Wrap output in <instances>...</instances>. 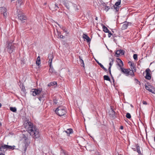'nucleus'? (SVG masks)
Returning a JSON list of instances; mask_svg holds the SVG:
<instances>
[{"label": "nucleus", "instance_id": "nucleus-17", "mask_svg": "<svg viewBox=\"0 0 155 155\" xmlns=\"http://www.w3.org/2000/svg\"><path fill=\"white\" fill-rule=\"evenodd\" d=\"M49 65L50 68L49 69V71L51 73H55L54 70V69L52 66L51 65V64H49Z\"/></svg>", "mask_w": 155, "mask_h": 155}, {"label": "nucleus", "instance_id": "nucleus-63", "mask_svg": "<svg viewBox=\"0 0 155 155\" xmlns=\"http://www.w3.org/2000/svg\"><path fill=\"white\" fill-rule=\"evenodd\" d=\"M95 20H97V17H96L95 18Z\"/></svg>", "mask_w": 155, "mask_h": 155}, {"label": "nucleus", "instance_id": "nucleus-35", "mask_svg": "<svg viewBox=\"0 0 155 155\" xmlns=\"http://www.w3.org/2000/svg\"><path fill=\"white\" fill-rule=\"evenodd\" d=\"M18 2L17 4V5L18 4L19 6H21L22 4V2L21 0H19V1L18 0Z\"/></svg>", "mask_w": 155, "mask_h": 155}, {"label": "nucleus", "instance_id": "nucleus-38", "mask_svg": "<svg viewBox=\"0 0 155 155\" xmlns=\"http://www.w3.org/2000/svg\"><path fill=\"white\" fill-rule=\"evenodd\" d=\"M41 63V60H37L36 61V64L39 66Z\"/></svg>", "mask_w": 155, "mask_h": 155}, {"label": "nucleus", "instance_id": "nucleus-45", "mask_svg": "<svg viewBox=\"0 0 155 155\" xmlns=\"http://www.w3.org/2000/svg\"><path fill=\"white\" fill-rule=\"evenodd\" d=\"M149 71H150V70L149 68L147 69L145 71V72H146V73H149Z\"/></svg>", "mask_w": 155, "mask_h": 155}, {"label": "nucleus", "instance_id": "nucleus-2", "mask_svg": "<svg viewBox=\"0 0 155 155\" xmlns=\"http://www.w3.org/2000/svg\"><path fill=\"white\" fill-rule=\"evenodd\" d=\"M130 65L132 67V68L131 67L132 70H131L130 68L125 69L124 68L122 67V68H120L119 70L126 76H128L129 75H130L132 77L134 76V72L132 69H133L136 70V68L134 66H133L132 64H131Z\"/></svg>", "mask_w": 155, "mask_h": 155}, {"label": "nucleus", "instance_id": "nucleus-56", "mask_svg": "<svg viewBox=\"0 0 155 155\" xmlns=\"http://www.w3.org/2000/svg\"><path fill=\"white\" fill-rule=\"evenodd\" d=\"M127 117L129 119H130L131 118V117Z\"/></svg>", "mask_w": 155, "mask_h": 155}, {"label": "nucleus", "instance_id": "nucleus-50", "mask_svg": "<svg viewBox=\"0 0 155 155\" xmlns=\"http://www.w3.org/2000/svg\"><path fill=\"white\" fill-rule=\"evenodd\" d=\"M114 37H115L117 36V35L115 34H113V35H112Z\"/></svg>", "mask_w": 155, "mask_h": 155}, {"label": "nucleus", "instance_id": "nucleus-55", "mask_svg": "<svg viewBox=\"0 0 155 155\" xmlns=\"http://www.w3.org/2000/svg\"><path fill=\"white\" fill-rule=\"evenodd\" d=\"M109 74H110V76H111H111H113L111 74V72H109Z\"/></svg>", "mask_w": 155, "mask_h": 155}, {"label": "nucleus", "instance_id": "nucleus-12", "mask_svg": "<svg viewBox=\"0 0 155 155\" xmlns=\"http://www.w3.org/2000/svg\"><path fill=\"white\" fill-rule=\"evenodd\" d=\"M108 115L110 116H114L116 115V113L115 112L114 110L112 108H111L110 110L108 112Z\"/></svg>", "mask_w": 155, "mask_h": 155}, {"label": "nucleus", "instance_id": "nucleus-52", "mask_svg": "<svg viewBox=\"0 0 155 155\" xmlns=\"http://www.w3.org/2000/svg\"><path fill=\"white\" fill-rule=\"evenodd\" d=\"M37 60H40V57L39 56H38V57Z\"/></svg>", "mask_w": 155, "mask_h": 155}, {"label": "nucleus", "instance_id": "nucleus-23", "mask_svg": "<svg viewBox=\"0 0 155 155\" xmlns=\"http://www.w3.org/2000/svg\"><path fill=\"white\" fill-rule=\"evenodd\" d=\"M104 80L111 82L110 79L108 76L106 75H104Z\"/></svg>", "mask_w": 155, "mask_h": 155}, {"label": "nucleus", "instance_id": "nucleus-11", "mask_svg": "<svg viewBox=\"0 0 155 155\" xmlns=\"http://www.w3.org/2000/svg\"><path fill=\"white\" fill-rule=\"evenodd\" d=\"M117 62L118 65L120 67V68H122L124 66V64L123 61L119 58H117Z\"/></svg>", "mask_w": 155, "mask_h": 155}, {"label": "nucleus", "instance_id": "nucleus-51", "mask_svg": "<svg viewBox=\"0 0 155 155\" xmlns=\"http://www.w3.org/2000/svg\"><path fill=\"white\" fill-rule=\"evenodd\" d=\"M59 37H60L61 38H63V37H64V36H63V35H61Z\"/></svg>", "mask_w": 155, "mask_h": 155}, {"label": "nucleus", "instance_id": "nucleus-21", "mask_svg": "<svg viewBox=\"0 0 155 155\" xmlns=\"http://www.w3.org/2000/svg\"><path fill=\"white\" fill-rule=\"evenodd\" d=\"M72 130H73L72 129L70 128L68 129L67 130L65 131V132L67 133L68 135H69L72 133Z\"/></svg>", "mask_w": 155, "mask_h": 155}, {"label": "nucleus", "instance_id": "nucleus-61", "mask_svg": "<svg viewBox=\"0 0 155 155\" xmlns=\"http://www.w3.org/2000/svg\"><path fill=\"white\" fill-rule=\"evenodd\" d=\"M47 3L46 2H45V3H44V5H47Z\"/></svg>", "mask_w": 155, "mask_h": 155}, {"label": "nucleus", "instance_id": "nucleus-54", "mask_svg": "<svg viewBox=\"0 0 155 155\" xmlns=\"http://www.w3.org/2000/svg\"><path fill=\"white\" fill-rule=\"evenodd\" d=\"M111 78H112V79L113 80V81H114V77H113V76H111Z\"/></svg>", "mask_w": 155, "mask_h": 155}, {"label": "nucleus", "instance_id": "nucleus-42", "mask_svg": "<svg viewBox=\"0 0 155 155\" xmlns=\"http://www.w3.org/2000/svg\"><path fill=\"white\" fill-rule=\"evenodd\" d=\"M102 68L106 72H107V71H108V70H107L106 68H105L104 66H103L102 68Z\"/></svg>", "mask_w": 155, "mask_h": 155}, {"label": "nucleus", "instance_id": "nucleus-13", "mask_svg": "<svg viewBox=\"0 0 155 155\" xmlns=\"http://www.w3.org/2000/svg\"><path fill=\"white\" fill-rule=\"evenodd\" d=\"M54 58V56L52 53L48 55V58L49 59V64H51L52 61Z\"/></svg>", "mask_w": 155, "mask_h": 155}, {"label": "nucleus", "instance_id": "nucleus-22", "mask_svg": "<svg viewBox=\"0 0 155 155\" xmlns=\"http://www.w3.org/2000/svg\"><path fill=\"white\" fill-rule=\"evenodd\" d=\"M102 28L103 29V31L107 33L109 32V30L104 25H103V26H102Z\"/></svg>", "mask_w": 155, "mask_h": 155}, {"label": "nucleus", "instance_id": "nucleus-46", "mask_svg": "<svg viewBox=\"0 0 155 155\" xmlns=\"http://www.w3.org/2000/svg\"><path fill=\"white\" fill-rule=\"evenodd\" d=\"M125 116H131V115L130 113H127Z\"/></svg>", "mask_w": 155, "mask_h": 155}, {"label": "nucleus", "instance_id": "nucleus-64", "mask_svg": "<svg viewBox=\"0 0 155 155\" xmlns=\"http://www.w3.org/2000/svg\"><path fill=\"white\" fill-rule=\"evenodd\" d=\"M154 141L155 142V137H154Z\"/></svg>", "mask_w": 155, "mask_h": 155}, {"label": "nucleus", "instance_id": "nucleus-16", "mask_svg": "<svg viewBox=\"0 0 155 155\" xmlns=\"http://www.w3.org/2000/svg\"><path fill=\"white\" fill-rule=\"evenodd\" d=\"M8 150V145H4L2 146L0 148V150L1 151H4L5 150Z\"/></svg>", "mask_w": 155, "mask_h": 155}, {"label": "nucleus", "instance_id": "nucleus-8", "mask_svg": "<svg viewBox=\"0 0 155 155\" xmlns=\"http://www.w3.org/2000/svg\"><path fill=\"white\" fill-rule=\"evenodd\" d=\"M49 8L53 12H55L59 8L58 5L57 3H55V4H51Z\"/></svg>", "mask_w": 155, "mask_h": 155}, {"label": "nucleus", "instance_id": "nucleus-57", "mask_svg": "<svg viewBox=\"0 0 155 155\" xmlns=\"http://www.w3.org/2000/svg\"><path fill=\"white\" fill-rule=\"evenodd\" d=\"M41 97H44V94H41Z\"/></svg>", "mask_w": 155, "mask_h": 155}, {"label": "nucleus", "instance_id": "nucleus-6", "mask_svg": "<svg viewBox=\"0 0 155 155\" xmlns=\"http://www.w3.org/2000/svg\"><path fill=\"white\" fill-rule=\"evenodd\" d=\"M30 143V141L28 138L26 137L24 138V140L22 144V146L25 151L26 150Z\"/></svg>", "mask_w": 155, "mask_h": 155}, {"label": "nucleus", "instance_id": "nucleus-32", "mask_svg": "<svg viewBox=\"0 0 155 155\" xmlns=\"http://www.w3.org/2000/svg\"><path fill=\"white\" fill-rule=\"evenodd\" d=\"M119 52H120V54H121V55L124 54V53H125V51L124 50H123L120 49V50H119Z\"/></svg>", "mask_w": 155, "mask_h": 155}, {"label": "nucleus", "instance_id": "nucleus-25", "mask_svg": "<svg viewBox=\"0 0 155 155\" xmlns=\"http://www.w3.org/2000/svg\"><path fill=\"white\" fill-rule=\"evenodd\" d=\"M15 146H9L8 145V150H13L15 149Z\"/></svg>", "mask_w": 155, "mask_h": 155}, {"label": "nucleus", "instance_id": "nucleus-34", "mask_svg": "<svg viewBox=\"0 0 155 155\" xmlns=\"http://www.w3.org/2000/svg\"><path fill=\"white\" fill-rule=\"evenodd\" d=\"M110 9V7L109 6L106 5L105 7V8L104 10L106 11V12H107L109 9Z\"/></svg>", "mask_w": 155, "mask_h": 155}, {"label": "nucleus", "instance_id": "nucleus-59", "mask_svg": "<svg viewBox=\"0 0 155 155\" xmlns=\"http://www.w3.org/2000/svg\"><path fill=\"white\" fill-rule=\"evenodd\" d=\"M106 5H106V4H105V3H104V4H103V6H105H105Z\"/></svg>", "mask_w": 155, "mask_h": 155}, {"label": "nucleus", "instance_id": "nucleus-1", "mask_svg": "<svg viewBox=\"0 0 155 155\" xmlns=\"http://www.w3.org/2000/svg\"><path fill=\"white\" fill-rule=\"evenodd\" d=\"M24 126L26 129L30 134L35 138H38L39 137V130L29 120L24 119Z\"/></svg>", "mask_w": 155, "mask_h": 155}, {"label": "nucleus", "instance_id": "nucleus-44", "mask_svg": "<svg viewBox=\"0 0 155 155\" xmlns=\"http://www.w3.org/2000/svg\"><path fill=\"white\" fill-rule=\"evenodd\" d=\"M54 102L55 104H58L57 100L56 99L54 100Z\"/></svg>", "mask_w": 155, "mask_h": 155}, {"label": "nucleus", "instance_id": "nucleus-4", "mask_svg": "<svg viewBox=\"0 0 155 155\" xmlns=\"http://www.w3.org/2000/svg\"><path fill=\"white\" fill-rule=\"evenodd\" d=\"M55 113L59 116H62L66 113V108L63 106H60L55 110Z\"/></svg>", "mask_w": 155, "mask_h": 155}, {"label": "nucleus", "instance_id": "nucleus-31", "mask_svg": "<svg viewBox=\"0 0 155 155\" xmlns=\"http://www.w3.org/2000/svg\"><path fill=\"white\" fill-rule=\"evenodd\" d=\"M55 85H57V83L56 81L51 82H50V85L53 86Z\"/></svg>", "mask_w": 155, "mask_h": 155}, {"label": "nucleus", "instance_id": "nucleus-7", "mask_svg": "<svg viewBox=\"0 0 155 155\" xmlns=\"http://www.w3.org/2000/svg\"><path fill=\"white\" fill-rule=\"evenodd\" d=\"M0 11L1 13L3 14L5 18L7 17L8 13L7 12V9L5 7H2L0 8Z\"/></svg>", "mask_w": 155, "mask_h": 155}, {"label": "nucleus", "instance_id": "nucleus-47", "mask_svg": "<svg viewBox=\"0 0 155 155\" xmlns=\"http://www.w3.org/2000/svg\"><path fill=\"white\" fill-rule=\"evenodd\" d=\"M143 103L144 104H147V103L146 101H143Z\"/></svg>", "mask_w": 155, "mask_h": 155}, {"label": "nucleus", "instance_id": "nucleus-10", "mask_svg": "<svg viewBox=\"0 0 155 155\" xmlns=\"http://www.w3.org/2000/svg\"><path fill=\"white\" fill-rule=\"evenodd\" d=\"M63 4L68 9H69L70 8V7L72 5V3L66 0H64L63 1Z\"/></svg>", "mask_w": 155, "mask_h": 155}, {"label": "nucleus", "instance_id": "nucleus-48", "mask_svg": "<svg viewBox=\"0 0 155 155\" xmlns=\"http://www.w3.org/2000/svg\"><path fill=\"white\" fill-rule=\"evenodd\" d=\"M38 99H39V100L41 101V98H42V97H41V96H39L38 98Z\"/></svg>", "mask_w": 155, "mask_h": 155}, {"label": "nucleus", "instance_id": "nucleus-39", "mask_svg": "<svg viewBox=\"0 0 155 155\" xmlns=\"http://www.w3.org/2000/svg\"><path fill=\"white\" fill-rule=\"evenodd\" d=\"M137 54H134L133 55V58L135 60H137Z\"/></svg>", "mask_w": 155, "mask_h": 155}, {"label": "nucleus", "instance_id": "nucleus-43", "mask_svg": "<svg viewBox=\"0 0 155 155\" xmlns=\"http://www.w3.org/2000/svg\"><path fill=\"white\" fill-rule=\"evenodd\" d=\"M102 68L106 72H107V71H108V70H107L106 68H105L104 66H103L102 68Z\"/></svg>", "mask_w": 155, "mask_h": 155}, {"label": "nucleus", "instance_id": "nucleus-28", "mask_svg": "<svg viewBox=\"0 0 155 155\" xmlns=\"http://www.w3.org/2000/svg\"><path fill=\"white\" fill-rule=\"evenodd\" d=\"M137 151L138 153L139 154H140V155H142L141 153L140 150V147L139 146H137Z\"/></svg>", "mask_w": 155, "mask_h": 155}, {"label": "nucleus", "instance_id": "nucleus-15", "mask_svg": "<svg viewBox=\"0 0 155 155\" xmlns=\"http://www.w3.org/2000/svg\"><path fill=\"white\" fill-rule=\"evenodd\" d=\"M83 38L84 39H86L87 41V42H89L91 41V39L88 37V36L86 34H84L83 35Z\"/></svg>", "mask_w": 155, "mask_h": 155}, {"label": "nucleus", "instance_id": "nucleus-53", "mask_svg": "<svg viewBox=\"0 0 155 155\" xmlns=\"http://www.w3.org/2000/svg\"><path fill=\"white\" fill-rule=\"evenodd\" d=\"M120 129H121V130H123V129H124V127H123V126H121L120 127Z\"/></svg>", "mask_w": 155, "mask_h": 155}, {"label": "nucleus", "instance_id": "nucleus-26", "mask_svg": "<svg viewBox=\"0 0 155 155\" xmlns=\"http://www.w3.org/2000/svg\"><path fill=\"white\" fill-rule=\"evenodd\" d=\"M54 22H55V23H56L60 28H61L63 30V31L64 32L66 31V28L62 26V27H61L60 25L59 24H58L57 22H56L55 21H54Z\"/></svg>", "mask_w": 155, "mask_h": 155}, {"label": "nucleus", "instance_id": "nucleus-18", "mask_svg": "<svg viewBox=\"0 0 155 155\" xmlns=\"http://www.w3.org/2000/svg\"><path fill=\"white\" fill-rule=\"evenodd\" d=\"M128 23L126 22H124V24H123L122 27V29L124 30L126 29L128 26Z\"/></svg>", "mask_w": 155, "mask_h": 155}, {"label": "nucleus", "instance_id": "nucleus-14", "mask_svg": "<svg viewBox=\"0 0 155 155\" xmlns=\"http://www.w3.org/2000/svg\"><path fill=\"white\" fill-rule=\"evenodd\" d=\"M20 87L21 88V91L22 92V94H25L26 92V90L25 88V87L24 86L23 84H20Z\"/></svg>", "mask_w": 155, "mask_h": 155}, {"label": "nucleus", "instance_id": "nucleus-62", "mask_svg": "<svg viewBox=\"0 0 155 155\" xmlns=\"http://www.w3.org/2000/svg\"><path fill=\"white\" fill-rule=\"evenodd\" d=\"M0 155H4L3 153H1V154H0Z\"/></svg>", "mask_w": 155, "mask_h": 155}, {"label": "nucleus", "instance_id": "nucleus-3", "mask_svg": "<svg viewBox=\"0 0 155 155\" xmlns=\"http://www.w3.org/2000/svg\"><path fill=\"white\" fill-rule=\"evenodd\" d=\"M15 47L14 43L12 42L7 41L6 43L5 50L10 54H11L15 50Z\"/></svg>", "mask_w": 155, "mask_h": 155}, {"label": "nucleus", "instance_id": "nucleus-40", "mask_svg": "<svg viewBox=\"0 0 155 155\" xmlns=\"http://www.w3.org/2000/svg\"><path fill=\"white\" fill-rule=\"evenodd\" d=\"M108 33V35L109 38H110L111 35H113V34L111 33L110 31H109V32Z\"/></svg>", "mask_w": 155, "mask_h": 155}, {"label": "nucleus", "instance_id": "nucleus-49", "mask_svg": "<svg viewBox=\"0 0 155 155\" xmlns=\"http://www.w3.org/2000/svg\"><path fill=\"white\" fill-rule=\"evenodd\" d=\"M111 67H110V66H109L108 70L109 72H111Z\"/></svg>", "mask_w": 155, "mask_h": 155}, {"label": "nucleus", "instance_id": "nucleus-30", "mask_svg": "<svg viewBox=\"0 0 155 155\" xmlns=\"http://www.w3.org/2000/svg\"><path fill=\"white\" fill-rule=\"evenodd\" d=\"M120 7L119 6H114V8L115 9L116 12H118L119 10Z\"/></svg>", "mask_w": 155, "mask_h": 155}, {"label": "nucleus", "instance_id": "nucleus-27", "mask_svg": "<svg viewBox=\"0 0 155 155\" xmlns=\"http://www.w3.org/2000/svg\"><path fill=\"white\" fill-rule=\"evenodd\" d=\"M10 110L13 112H15L17 110L16 108L15 107H10Z\"/></svg>", "mask_w": 155, "mask_h": 155}, {"label": "nucleus", "instance_id": "nucleus-60", "mask_svg": "<svg viewBox=\"0 0 155 155\" xmlns=\"http://www.w3.org/2000/svg\"><path fill=\"white\" fill-rule=\"evenodd\" d=\"M124 120L127 122V120H126V119H125V118H124Z\"/></svg>", "mask_w": 155, "mask_h": 155}, {"label": "nucleus", "instance_id": "nucleus-58", "mask_svg": "<svg viewBox=\"0 0 155 155\" xmlns=\"http://www.w3.org/2000/svg\"><path fill=\"white\" fill-rule=\"evenodd\" d=\"M50 85V83H49V84H48V87H50V86H51V85Z\"/></svg>", "mask_w": 155, "mask_h": 155}, {"label": "nucleus", "instance_id": "nucleus-41", "mask_svg": "<svg viewBox=\"0 0 155 155\" xmlns=\"http://www.w3.org/2000/svg\"><path fill=\"white\" fill-rule=\"evenodd\" d=\"M145 87L146 89L147 90H148L149 91V90L150 89V88L149 87V86H147L146 84L145 85Z\"/></svg>", "mask_w": 155, "mask_h": 155}, {"label": "nucleus", "instance_id": "nucleus-19", "mask_svg": "<svg viewBox=\"0 0 155 155\" xmlns=\"http://www.w3.org/2000/svg\"><path fill=\"white\" fill-rule=\"evenodd\" d=\"M79 58L80 60V62L81 63V66L83 67H84V62L83 60L82 59L81 57L79 56Z\"/></svg>", "mask_w": 155, "mask_h": 155}, {"label": "nucleus", "instance_id": "nucleus-5", "mask_svg": "<svg viewBox=\"0 0 155 155\" xmlns=\"http://www.w3.org/2000/svg\"><path fill=\"white\" fill-rule=\"evenodd\" d=\"M42 91V88H40L39 89L34 88L31 90L30 92L33 96H35L37 95L40 94Z\"/></svg>", "mask_w": 155, "mask_h": 155}, {"label": "nucleus", "instance_id": "nucleus-36", "mask_svg": "<svg viewBox=\"0 0 155 155\" xmlns=\"http://www.w3.org/2000/svg\"><path fill=\"white\" fill-rule=\"evenodd\" d=\"M112 61H110V63H109V65L110 66V67H111L113 63V61H114V59L113 58L111 59Z\"/></svg>", "mask_w": 155, "mask_h": 155}, {"label": "nucleus", "instance_id": "nucleus-33", "mask_svg": "<svg viewBox=\"0 0 155 155\" xmlns=\"http://www.w3.org/2000/svg\"><path fill=\"white\" fill-rule=\"evenodd\" d=\"M119 51V50H117L116 51V52L115 53L117 55L116 57H118L120 55V52Z\"/></svg>", "mask_w": 155, "mask_h": 155}, {"label": "nucleus", "instance_id": "nucleus-24", "mask_svg": "<svg viewBox=\"0 0 155 155\" xmlns=\"http://www.w3.org/2000/svg\"><path fill=\"white\" fill-rule=\"evenodd\" d=\"M152 89L149 90V91L153 94H155V88L153 87H151Z\"/></svg>", "mask_w": 155, "mask_h": 155}, {"label": "nucleus", "instance_id": "nucleus-37", "mask_svg": "<svg viewBox=\"0 0 155 155\" xmlns=\"http://www.w3.org/2000/svg\"><path fill=\"white\" fill-rule=\"evenodd\" d=\"M95 61L98 64V65H99L100 66V67L101 68L103 66V65L101 63H99L97 60H95Z\"/></svg>", "mask_w": 155, "mask_h": 155}, {"label": "nucleus", "instance_id": "nucleus-29", "mask_svg": "<svg viewBox=\"0 0 155 155\" xmlns=\"http://www.w3.org/2000/svg\"><path fill=\"white\" fill-rule=\"evenodd\" d=\"M120 3L121 0H118L115 3V5L116 6H119V5H120Z\"/></svg>", "mask_w": 155, "mask_h": 155}, {"label": "nucleus", "instance_id": "nucleus-20", "mask_svg": "<svg viewBox=\"0 0 155 155\" xmlns=\"http://www.w3.org/2000/svg\"><path fill=\"white\" fill-rule=\"evenodd\" d=\"M145 78L147 80H150L151 79V77L150 74V73H147L146 74Z\"/></svg>", "mask_w": 155, "mask_h": 155}, {"label": "nucleus", "instance_id": "nucleus-9", "mask_svg": "<svg viewBox=\"0 0 155 155\" xmlns=\"http://www.w3.org/2000/svg\"><path fill=\"white\" fill-rule=\"evenodd\" d=\"M18 16L19 19L22 22H25V21H24L26 20L27 19L26 17L22 13H19Z\"/></svg>", "mask_w": 155, "mask_h": 155}]
</instances>
